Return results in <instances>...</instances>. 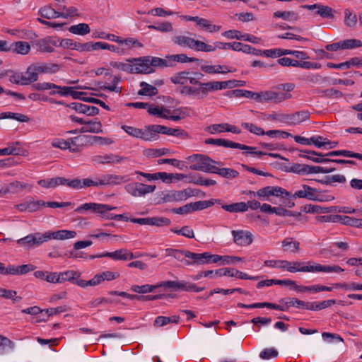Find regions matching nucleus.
Masks as SVG:
<instances>
[{
    "label": "nucleus",
    "mask_w": 362,
    "mask_h": 362,
    "mask_svg": "<svg viewBox=\"0 0 362 362\" xmlns=\"http://www.w3.org/2000/svg\"><path fill=\"white\" fill-rule=\"evenodd\" d=\"M172 41L179 46L188 47L197 52H210L215 51V47H213L212 45L185 35L174 36Z\"/></svg>",
    "instance_id": "nucleus-3"
},
{
    "label": "nucleus",
    "mask_w": 362,
    "mask_h": 362,
    "mask_svg": "<svg viewBox=\"0 0 362 362\" xmlns=\"http://www.w3.org/2000/svg\"><path fill=\"white\" fill-rule=\"evenodd\" d=\"M222 200L221 199H211L209 200H205V201H198L195 202H191L189 203V206L191 209V211H201L204 209L209 208L212 206L215 203L216 204H221Z\"/></svg>",
    "instance_id": "nucleus-27"
},
{
    "label": "nucleus",
    "mask_w": 362,
    "mask_h": 362,
    "mask_svg": "<svg viewBox=\"0 0 362 362\" xmlns=\"http://www.w3.org/2000/svg\"><path fill=\"white\" fill-rule=\"evenodd\" d=\"M301 8L310 11L316 10L314 13L315 15H318L322 18L327 19H333L334 18V13L336 12V11L331 7L320 4L301 5Z\"/></svg>",
    "instance_id": "nucleus-14"
},
{
    "label": "nucleus",
    "mask_w": 362,
    "mask_h": 362,
    "mask_svg": "<svg viewBox=\"0 0 362 362\" xmlns=\"http://www.w3.org/2000/svg\"><path fill=\"white\" fill-rule=\"evenodd\" d=\"M341 223L346 226H350L358 228H362V219L342 216Z\"/></svg>",
    "instance_id": "nucleus-59"
},
{
    "label": "nucleus",
    "mask_w": 362,
    "mask_h": 362,
    "mask_svg": "<svg viewBox=\"0 0 362 362\" xmlns=\"http://www.w3.org/2000/svg\"><path fill=\"white\" fill-rule=\"evenodd\" d=\"M147 111L150 115H156L157 117L163 119L167 117V114L170 113V110L169 109L153 105H149Z\"/></svg>",
    "instance_id": "nucleus-44"
},
{
    "label": "nucleus",
    "mask_w": 362,
    "mask_h": 362,
    "mask_svg": "<svg viewBox=\"0 0 362 362\" xmlns=\"http://www.w3.org/2000/svg\"><path fill=\"white\" fill-rule=\"evenodd\" d=\"M115 209H117L116 206L90 202L81 204L75 209V211L81 213L83 211H90L93 213L100 214L103 218L106 219L115 220V214L109 213L110 211Z\"/></svg>",
    "instance_id": "nucleus-4"
},
{
    "label": "nucleus",
    "mask_w": 362,
    "mask_h": 362,
    "mask_svg": "<svg viewBox=\"0 0 362 362\" xmlns=\"http://www.w3.org/2000/svg\"><path fill=\"white\" fill-rule=\"evenodd\" d=\"M33 71H35L36 75L39 73L54 74L59 71L60 66L54 63H43L41 64L33 65Z\"/></svg>",
    "instance_id": "nucleus-22"
},
{
    "label": "nucleus",
    "mask_w": 362,
    "mask_h": 362,
    "mask_svg": "<svg viewBox=\"0 0 362 362\" xmlns=\"http://www.w3.org/2000/svg\"><path fill=\"white\" fill-rule=\"evenodd\" d=\"M284 171L287 173H293L296 174L306 175V165L300 163H293L291 166H285Z\"/></svg>",
    "instance_id": "nucleus-54"
},
{
    "label": "nucleus",
    "mask_w": 362,
    "mask_h": 362,
    "mask_svg": "<svg viewBox=\"0 0 362 362\" xmlns=\"http://www.w3.org/2000/svg\"><path fill=\"white\" fill-rule=\"evenodd\" d=\"M61 40L54 37H47L33 42V46L40 52L51 53L54 51V47H60Z\"/></svg>",
    "instance_id": "nucleus-10"
},
{
    "label": "nucleus",
    "mask_w": 362,
    "mask_h": 362,
    "mask_svg": "<svg viewBox=\"0 0 362 362\" xmlns=\"http://www.w3.org/2000/svg\"><path fill=\"white\" fill-rule=\"evenodd\" d=\"M158 124L144 126L141 129L139 138L146 141H153L159 139Z\"/></svg>",
    "instance_id": "nucleus-20"
},
{
    "label": "nucleus",
    "mask_w": 362,
    "mask_h": 362,
    "mask_svg": "<svg viewBox=\"0 0 362 362\" xmlns=\"http://www.w3.org/2000/svg\"><path fill=\"white\" fill-rule=\"evenodd\" d=\"M341 49H351L362 46V42L357 39H346L340 41Z\"/></svg>",
    "instance_id": "nucleus-57"
},
{
    "label": "nucleus",
    "mask_w": 362,
    "mask_h": 362,
    "mask_svg": "<svg viewBox=\"0 0 362 362\" xmlns=\"http://www.w3.org/2000/svg\"><path fill=\"white\" fill-rule=\"evenodd\" d=\"M33 68L30 66L25 72H13L9 76L11 83L18 85H28L33 82L37 81V75L35 71H33Z\"/></svg>",
    "instance_id": "nucleus-6"
},
{
    "label": "nucleus",
    "mask_w": 362,
    "mask_h": 362,
    "mask_svg": "<svg viewBox=\"0 0 362 362\" xmlns=\"http://www.w3.org/2000/svg\"><path fill=\"white\" fill-rule=\"evenodd\" d=\"M325 156H344L348 158H357L362 160V154L359 153H354L348 150H337L329 151L325 154Z\"/></svg>",
    "instance_id": "nucleus-37"
},
{
    "label": "nucleus",
    "mask_w": 362,
    "mask_h": 362,
    "mask_svg": "<svg viewBox=\"0 0 362 362\" xmlns=\"http://www.w3.org/2000/svg\"><path fill=\"white\" fill-rule=\"evenodd\" d=\"M47 241H48L47 232L43 234L35 233L18 240L17 243L21 246L32 247L39 246Z\"/></svg>",
    "instance_id": "nucleus-12"
},
{
    "label": "nucleus",
    "mask_w": 362,
    "mask_h": 362,
    "mask_svg": "<svg viewBox=\"0 0 362 362\" xmlns=\"http://www.w3.org/2000/svg\"><path fill=\"white\" fill-rule=\"evenodd\" d=\"M202 71L207 74H226L231 72L232 71L227 69V66H223L221 65H204L201 66Z\"/></svg>",
    "instance_id": "nucleus-42"
},
{
    "label": "nucleus",
    "mask_w": 362,
    "mask_h": 362,
    "mask_svg": "<svg viewBox=\"0 0 362 362\" xmlns=\"http://www.w3.org/2000/svg\"><path fill=\"white\" fill-rule=\"evenodd\" d=\"M148 28L151 29V30H155L157 31H160L162 33H168V32H172L173 30L172 23L170 22H163L157 25H149L148 26Z\"/></svg>",
    "instance_id": "nucleus-61"
},
{
    "label": "nucleus",
    "mask_w": 362,
    "mask_h": 362,
    "mask_svg": "<svg viewBox=\"0 0 362 362\" xmlns=\"http://www.w3.org/2000/svg\"><path fill=\"white\" fill-rule=\"evenodd\" d=\"M218 128L224 129L226 132H232L233 134H240L241 130L234 125H230L228 123L215 124H211L207 127L208 132L211 134H215L216 131H218Z\"/></svg>",
    "instance_id": "nucleus-35"
},
{
    "label": "nucleus",
    "mask_w": 362,
    "mask_h": 362,
    "mask_svg": "<svg viewBox=\"0 0 362 362\" xmlns=\"http://www.w3.org/2000/svg\"><path fill=\"white\" fill-rule=\"evenodd\" d=\"M311 262H308V266H303L301 268L293 267V262L287 260H281L279 267L286 269L287 271L294 273L300 272H326V273H340L344 270L339 265H322L320 264H310Z\"/></svg>",
    "instance_id": "nucleus-1"
},
{
    "label": "nucleus",
    "mask_w": 362,
    "mask_h": 362,
    "mask_svg": "<svg viewBox=\"0 0 362 362\" xmlns=\"http://www.w3.org/2000/svg\"><path fill=\"white\" fill-rule=\"evenodd\" d=\"M188 182L189 183H193L197 185L200 186H211L215 185L216 184V180H211V179H203V177L201 175H194V174H189L188 175Z\"/></svg>",
    "instance_id": "nucleus-34"
},
{
    "label": "nucleus",
    "mask_w": 362,
    "mask_h": 362,
    "mask_svg": "<svg viewBox=\"0 0 362 362\" xmlns=\"http://www.w3.org/2000/svg\"><path fill=\"white\" fill-rule=\"evenodd\" d=\"M274 18H282L287 21H296L299 19V15L291 11H277L273 13Z\"/></svg>",
    "instance_id": "nucleus-38"
},
{
    "label": "nucleus",
    "mask_w": 362,
    "mask_h": 362,
    "mask_svg": "<svg viewBox=\"0 0 362 362\" xmlns=\"http://www.w3.org/2000/svg\"><path fill=\"white\" fill-rule=\"evenodd\" d=\"M180 321V317L178 315H173L170 317L158 316L154 321V326L163 327L169 323L177 324Z\"/></svg>",
    "instance_id": "nucleus-39"
},
{
    "label": "nucleus",
    "mask_w": 362,
    "mask_h": 362,
    "mask_svg": "<svg viewBox=\"0 0 362 362\" xmlns=\"http://www.w3.org/2000/svg\"><path fill=\"white\" fill-rule=\"evenodd\" d=\"M40 15L47 19L59 18V12L55 11L51 6H45L40 8Z\"/></svg>",
    "instance_id": "nucleus-46"
},
{
    "label": "nucleus",
    "mask_w": 362,
    "mask_h": 362,
    "mask_svg": "<svg viewBox=\"0 0 362 362\" xmlns=\"http://www.w3.org/2000/svg\"><path fill=\"white\" fill-rule=\"evenodd\" d=\"M59 46L63 48H71L74 50H77L79 52L88 51V42L86 43H80L77 42H74L71 39H63L61 40L59 42Z\"/></svg>",
    "instance_id": "nucleus-26"
},
{
    "label": "nucleus",
    "mask_w": 362,
    "mask_h": 362,
    "mask_svg": "<svg viewBox=\"0 0 362 362\" xmlns=\"http://www.w3.org/2000/svg\"><path fill=\"white\" fill-rule=\"evenodd\" d=\"M301 211L305 213L310 214H328V213H340L339 206H332L329 207H322L319 205L305 204L300 208Z\"/></svg>",
    "instance_id": "nucleus-17"
},
{
    "label": "nucleus",
    "mask_w": 362,
    "mask_h": 362,
    "mask_svg": "<svg viewBox=\"0 0 362 362\" xmlns=\"http://www.w3.org/2000/svg\"><path fill=\"white\" fill-rule=\"evenodd\" d=\"M225 95L229 98L244 97V98H252L257 102V95H258V93L252 92V91L247 90L235 89V90H233L226 92Z\"/></svg>",
    "instance_id": "nucleus-31"
},
{
    "label": "nucleus",
    "mask_w": 362,
    "mask_h": 362,
    "mask_svg": "<svg viewBox=\"0 0 362 362\" xmlns=\"http://www.w3.org/2000/svg\"><path fill=\"white\" fill-rule=\"evenodd\" d=\"M81 273L78 271L69 270L64 272L59 273V284L65 281H69L76 284V281H79Z\"/></svg>",
    "instance_id": "nucleus-29"
},
{
    "label": "nucleus",
    "mask_w": 362,
    "mask_h": 362,
    "mask_svg": "<svg viewBox=\"0 0 362 362\" xmlns=\"http://www.w3.org/2000/svg\"><path fill=\"white\" fill-rule=\"evenodd\" d=\"M319 191L307 185H303L302 189L296 191L292 196L293 199L296 198H305L309 200L313 201H332L334 199V197L332 195H327L326 199H320V195L318 194Z\"/></svg>",
    "instance_id": "nucleus-7"
},
{
    "label": "nucleus",
    "mask_w": 362,
    "mask_h": 362,
    "mask_svg": "<svg viewBox=\"0 0 362 362\" xmlns=\"http://www.w3.org/2000/svg\"><path fill=\"white\" fill-rule=\"evenodd\" d=\"M298 151V149H297ZM300 153H306L309 154V158L308 160H310L316 163H328V160H326L325 154L322 153H319L315 151L310 150H305V149H299Z\"/></svg>",
    "instance_id": "nucleus-36"
},
{
    "label": "nucleus",
    "mask_w": 362,
    "mask_h": 362,
    "mask_svg": "<svg viewBox=\"0 0 362 362\" xmlns=\"http://www.w3.org/2000/svg\"><path fill=\"white\" fill-rule=\"evenodd\" d=\"M47 238L48 240L51 239L56 240H65L73 238L76 235V233L74 230H59L55 232L47 231Z\"/></svg>",
    "instance_id": "nucleus-28"
},
{
    "label": "nucleus",
    "mask_w": 362,
    "mask_h": 362,
    "mask_svg": "<svg viewBox=\"0 0 362 362\" xmlns=\"http://www.w3.org/2000/svg\"><path fill=\"white\" fill-rule=\"evenodd\" d=\"M208 170L211 171L212 173L218 174L225 178H235L239 175V173L232 168H218V167L215 166L214 168H210Z\"/></svg>",
    "instance_id": "nucleus-33"
},
{
    "label": "nucleus",
    "mask_w": 362,
    "mask_h": 362,
    "mask_svg": "<svg viewBox=\"0 0 362 362\" xmlns=\"http://www.w3.org/2000/svg\"><path fill=\"white\" fill-rule=\"evenodd\" d=\"M69 31L73 34L85 35L90 32V29L88 24L79 23L69 27Z\"/></svg>",
    "instance_id": "nucleus-51"
},
{
    "label": "nucleus",
    "mask_w": 362,
    "mask_h": 362,
    "mask_svg": "<svg viewBox=\"0 0 362 362\" xmlns=\"http://www.w3.org/2000/svg\"><path fill=\"white\" fill-rule=\"evenodd\" d=\"M170 150L168 148H148L144 151V155L148 158H156L163 155L168 153Z\"/></svg>",
    "instance_id": "nucleus-58"
},
{
    "label": "nucleus",
    "mask_w": 362,
    "mask_h": 362,
    "mask_svg": "<svg viewBox=\"0 0 362 362\" xmlns=\"http://www.w3.org/2000/svg\"><path fill=\"white\" fill-rule=\"evenodd\" d=\"M206 144L216 145L219 146H224L226 148H233L241 150H253L255 149L254 146H249L239 143L228 141L224 139H212L209 138L205 140Z\"/></svg>",
    "instance_id": "nucleus-15"
},
{
    "label": "nucleus",
    "mask_w": 362,
    "mask_h": 362,
    "mask_svg": "<svg viewBox=\"0 0 362 362\" xmlns=\"http://www.w3.org/2000/svg\"><path fill=\"white\" fill-rule=\"evenodd\" d=\"M160 287L169 288L174 291L200 292L205 287H198L195 284L186 281H165L160 283Z\"/></svg>",
    "instance_id": "nucleus-5"
},
{
    "label": "nucleus",
    "mask_w": 362,
    "mask_h": 362,
    "mask_svg": "<svg viewBox=\"0 0 362 362\" xmlns=\"http://www.w3.org/2000/svg\"><path fill=\"white\" fill-rule=\"evenodd\" d=\"M36 267L31 264H23L21 266L13 265L12 275H23L28 273L29 272L34 271Z\"/></svg>",
    "instance_id": "nucleus-55"
},
{
    "label": "nucleus",
    "mask_w": 362,
    "mask_h": 362,
    "mask_svg": "<svg viewBox=\"0 0 362 362\" xmlns=\"http://www.w3.org/2000/svg\"><path fill=\"white\" fill-rule=\"evenodd\" d=\"M280 303L288 304L290 306H294L298 308H304L305 302L301 300H299L296 298H281L279 300Z\"/></svg>",
    "instance_id": "nucleus-64"
},
{
    "label": "nucleus",
    "mask_w": 362,
    "mask_h": 362,
    "mask_svg": "<svg viewBox=\"0 0 362 362\" xmlns=\"http://www.w3.org/2000/svg\"><path fill=\"white\" fill-rule=\"evenodd\" d=\"M214 164H219V163L211 158L210 160L198 161L197 163L191 165L189 169L192 170L212 173V172L209 171L208 169L214 168Z\"/></svg>",
    "instance_id": "nucleus-30"
},
{
    "label": "nucleus",
    "mask_w": 362,
    "mask_h": 362,
    "mask_svg": "<svg viewBox=\"0 0 362 362\" xmlns=\"http://www.w3.org/2000/svg\"><path fill=\"white\" fill-rule=\"evenodd\" d=\"M66 106L78 113L86 114L88 116H95L99 114V109L95 106H90L76 102L67 104Z\"/></svg>",
    "instance_id": "nucleus-21"
},
{
    "label": "nucleus",
    "mask_w": 362,
    "mask_h": 362,
    "mask_svg": "<svg viewBox=\"0 0 362 362\" xmlns=\"http://www.w3.org/2000/svg\"><path fill=\"white\" fill-rule=\"evenodd\" d=\"M199 86H202V95L200 96L202 99L206 98L210 91L225 89V84L223 81H211L200 83Z\"/></svg>",
    "instance_id": "nucleus-24"
},
{
    "label": "nucleus",
    "mask_w": 362,
    "mask_h": 362,
    "mask_svg": "<svg viewBox=\"0 0 362 362\" xmlns=\"http://www.w3.org/2000/svg\"><path fill=\"white\" fill-rule=\"evenodd\" d=\"M13 119L21 122H28L30 118L23 114L14 113L11 112H5L0 113V119Z\"/></svg>",
    "instance_id": "nucleus-50"
},
{
    "label": "nucleus",
    "mask_w": 362,
    "mask_h": 362,
    "mask_svg": "<svg viewBox=\"0 0 362 362\" xmlns=\"http://www.w3.org/2000/svg\"><path fill=\"white\" fill-rule=\"evenodd\" d=\"M160 287V284L157 285L145 284L142 286L133 285L131 287V291L138 293H147L153 292L157 288Z\"/></svg>",
    "instance_id": "nucleus-52"
},
{
    "label": "nucleus",
    "mask_w": 362,
    "mask_h": 362,
    "mask_svg": "<svg viewBox=\"0 0 362 362\" xmlns=\"http://www.w3.org/2000/svg\"><path fill=\"white\" fill-rule=\"evenodd\" d=\"M316 93L318 94H321L322 96L326 98H341L343 96V93L334 88H329L325 90H317Z\"/></svg>",
    "instance_id": "nucleus-63"
},
{
    "label": "nucleus",
    "mask_w": 362,
    "mask_h": 362,
    "mask_svg": "<svg viewBox=\"0 0 362 362\" xmlns=\"http://www.w3.org/2000/svg\"><path fill=\"white\" fill-rule=\"evenodd\" d=\"M148 60L146 56L127 59L132 64V74H149L155 72V69L148 66Z\"/></svg>",
    "instance_id": "nucleus-8"
},
{
    "label": "nucleus",
    "mask_w": 362,
    "mask_h": 362,
    "mask_svg": "<svg viewBox=\"0 0 362 362\" xmlns=\"http://www.w3.org/2000/svg\"><path fill=\"white\" fill-rule=\"evenodd\" d=\"M162 194L161 200L158 204L186 200L187 198L193 196L205 197V193L202 190L192 188H187L180 191L163 192Z\"/></svg>",
    "instance_id": "nucleus-2"
},
{
    "label": "nucleus",
    "mask_w": 362,
    "mask_h": 362,
    "mask_svg": "<svg viewBox=\"0 0 362 362\" xmlns=\"http://www.w3.org/2000/svg\"><path fill=\"white\" fill-rule=\"evenodd\" d=\"M221 208L230 213L245 212L247 211L245 202H236L231 204H222Z\"/></svg>",
    "instance_id": "nucleus-43"
},
{
    "label": "nucleus",
    "mask_w": 362,
    "mask_h": 362,
    "mask_svg": "<svg viewBox=\"0 0 362 362\" xmlns=\"http://www.w3.org/2000/svg\"><path fill=\"white\" fill-rule=\"evenodd\" d=\"M282 247L286 251H290L296 253L300 249V243L297 240H293V238H286L282 241Z\"/></svg>",
    "instance_id": "nucleus-41"
},
{
    "label": "nucleus",
    "mask_w": 362,
    "mask_h": 362,
    "mask_svg": "<svg viewBox=\"0 0 362 362\" xmlns=\"http://www.w3.org/2000/svg\"><path fill=\"white\" fill-rule=\"evenodd\" d=\"M93 37L94 38L107 39V40H109L111 41L116 42L119 44H122V42L121 37L116 36L113 34L106 33L104 31L96 30V31L93 32Z\"/></svg>",
    "instance_id": "nucleus-56"
},
{
    "label": "nucleus",
    "mask_w": 362,
    "mask_h": 362,
    "mask_svg": "<svg viewBox=\"0 0 362 362\" xmlns=\"http://www.w3.org/2000/svg\"><path fill=\"white\" fill-rule=\"evenodd\" d=\"M168 62L172 64V62H177L180 63L186 62H199V59L195 57H189L185 54H173L166 57Z\"/></svg>",
    "instance_id": "nucleus-45"
},
{
    "label": "nucleus",
    "mask_w": 362,
    "mask_h": 362,
    "mask_svg": "<svg viewBox=\"0 0 362 362\" xmlns=\"http://www.w3.org/2000/svg\"><path fill=\"white\" fill-rule=\"evenodd\" d=\"M344 23L350 28L355 27L357 23V16L349 9L344 11Z\"/></svg>",
    "instance_id": "nucleus-60"
},
{
    "label": "nucleus",
    "mask_w": 362,
    "mask_h": 362,
    "mask_svg": "<svg viewBox=\"0 0 362 362\" xmlns=\"http://www.w3.org/2000/svg\"><path fill=\"white\" fill-rule=\"evenodd\" d=\"M258 103L273 102L279 103L291 98V94L277 93L272 90L262 91L257 95Z\"/></svg>",
    "instance_id": "nucleus-9"
},
{
    "label": "nucleus",
    "mask_w": 362,
    "mask_h": 362,
    "mask_svg": "<svg viewBox=\"0 0 362 362\" xmlns=\"http://www.w3.org/2000/svg\"><path fill=\"white\" fill-rule=\"evenodd\" d=\"M310 113L307 110L296 112L291 114L292 125L298 124L304 121L309 119Z\"/></svg>",
    "instance_id": "nucleus-47"
},
{
    "label": "nucleus",
    "mask_w": 362,
    "mask_h": 362,
    "mask_svg": "<svg viewBox=\"0 0 362 362\" xmlns=\"http://www.w3.org/2000/svg\"><path fill=\"white\" fill-rule=\"evenodd\" d=\"M98 180L99 187L102 186L121 185L128 180L126 176L117 175L114 174L101 175L98 177Z\"/></svg>",
    "instance_id": "nucleus-16"
},
{
    "label": "nucleus",
    "mask_w": 362,
    "mask_h": 362,
    "mask_svg": "<svg viewBox=\"0 0 362 362\" xmlns=\"http://www.w3.org/2000/svg\"><path fill=\"white\" fill-rule=\"evenodd\" d=\"M234 243L240 246H247L252 243V235L250 231L239 230H232Z\"/></svg>",
    "instance_id": "nucleus-19"
},
{
    "label": "nucleus",
    "mask_w": 362,
    "mask_h": 362,
    "mask_svg": "<svg viewBox=\"0 0 362 362\" xmlns=\"http://www.w3.org/2000/svg\"><path fill=\"white\" fill-rule=\"evenodd\" d=\"M256 196L264 200L270 196L290 197L291 193L285 189L278 186H267L259 189L256 192Z\"/></svg>",
    "instance_id": "nucleus-13"
},
{
    "label": "nucleus",
    "mask_w": 362,
    "mask_h": 362,
    "mask_svg": "<svg viewBox=\"0 0 362 362\" xmlns=\"http://www.w3.org/2000/svg\"><path fill=\"white\" fill-rule=\"evenodd\" d=\"M197 27L209 33L218 32L221 30V26L213 25L210 21L203 18Z\"/></svg>",
    "instance_id": "nucleus-53"
},
{
    "label": "nucleus",
    "mask_w": 362,
    "mask_h": 362,
    "mask_svg": "<svg viewBox=\"0 0 362 362\" xmlns=\"http://www.w3.org/2000/svg\"><path fill=\"white\" fill-rule=\"evenodd\" d=\"M30 50V46L28 42L24 41H18L9 44V51L20 54H27Z\"/></svg>",
    "instance_id": "nucleus-32"
},
{
    "label": "nucleus",
    "mask_w": 362,
    "mask_h": 362,
    "mask_svg": "<svg viewBox=\"0 0 362 362\" xmlns=\"http://www.w3.org/2000/svg\"><path fill=\"white\" fill-rule=\"evenodd\" d=\"M156 185H148L141 182H134L125 186L126 191L133 197H144L155 191Z\"/></svg>",
    "instance_id": "nucleus-11"
},
{
    "label": "nucleus",
    "mask_w": 362,
    "mask_h": 362,
    "mask_svg": "<svg viewBox=\"0 0 362 362\" xmlns=\"http://www.w3.org/2000/svg\"><path fill=\"white\" fill-rule=\"evenodd\" d=\"M126 160H127V158H126V157L120 156L112 154V153L105 154L103 156L95 155V156H93L91 158V160L93 163H98V164H102V165L115 164V163H120V162Z\"/></svg>",
    "instance_id": "nucleus-18"
},
{
    "label": "nucleus",
    "mask_w": 362,
    "mask_h": 362,
    "mask_svg": "<svg viewBox=\"0 0 362 362\" xmlns=\"http://www.w3.org/2000/svg\"><path fill=\"white\" fill-rule=\"evenodd\" d=\"M148 57V63L151 67H168L172 66L173 64L168 60L157 57L147 56Z\"/></svg>",
    "instance_id": "nucleus-48"
},
{
    "label": "nucleus",
    "mask_w": 362,
    "mask_h": 362,
    "mask_svg": "<svg viewBox=\"0 0 362 362\" xmlns=\"http://www.w3.org/2000/svg\"><path fill=\"white\" fill-rule=\"evenodd\" d=\"M141 88L138 91V95H146V96H154L158 93V90L155 86H153L146 82L141 81L139 84Z\"/></svg>",
    "instance_id": "nucleus-40"
},
{
    "label": "nucleus",
    "mask_w": 362,
    "mask_h": 362,
    "mask_svg": "<svg viewBox=\"0 0 362 362\" xmlns=\"http://www.w3.org/2000/svg\"><path fill=\"white\" fill-rule=\"evenodd\" d=\"M190 72L189 71H180L170 78L172 83L175 84L184 85L186 80L188 79Z\"/></svg>",
    "instance_id": "nucleus-62"
},
{
    "label": "nucleus",
    "mask_w": 362,
    "mask_h": 362,
    "mask_svg": "<svg viewBox=\"0 0 362 362\" xmlns=\"http://www.w3.org/2000/svg\"><path fill=\"white\" fill-rule=\"evenodd\" d=\"M84 124L86 126L78 129L79 133H101L103 132L102 124L97 118L93 120L86 121Z\"/></svg>",
    "instance_id": "nucleus-23"
},
{
    "label": "nucleus",
    "mask_w": 362,
    "mask_h": 362,
    "mask_svg": "<svg viewBox=\"0 0 362 362\" xmlns=\"http://www.w3.org/2000/svg\"><path fill=\"white\" fill-rule=\"evenodd\" d=\"M215 274L219 277L228 276L230 277H236L240 279H245L247 278V274L233 268H222L217 269L215 272Z\"/></svg>",
    "instance_id": "nucleus-25"
},
{
    "label": "nucleus",
    "mask_w": 362,
    "mask_h": 362,
    "mask_svg": "<svg viewBox=\"0 0 362 362\" xmlns=\"http://www.w3.org/2000/svg\"><path fill=\"white\" fill-rule=\"evenodd\" d=\"M185 257L191 259L185 260V264L187 266L192 264H203L202 253H194L190 251H186Z\"/></svg>",
    "instance_id": "nucleus-49"
}]
</instances>
